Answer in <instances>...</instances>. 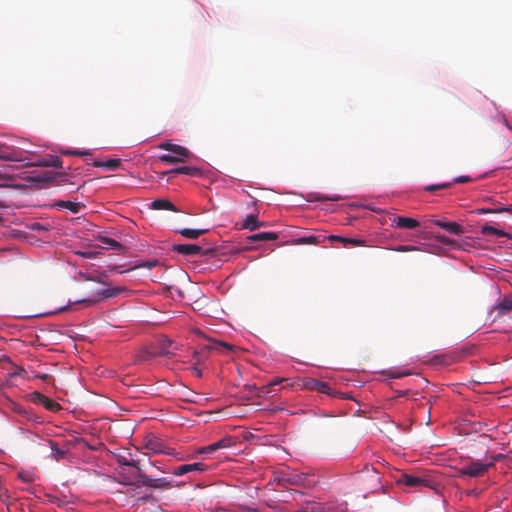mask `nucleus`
I'll list each match as a JSON object with an SVG mask.
<instances>
[{"mask_svg": "<svg viewBox=\"0 0 512 512\" xmlns=\"http://www.w3.org/2000/svg\"><path fill=\"white\" fill-rule=\"evenodd\" d=\"M172 250L186 256L206 255L211 249L204 250L199 244H173Z\"/></svg>", "mask_w": 512, "mask_h": 512, "instance_id": "9d476101", "label": "nucleus"}, {"mask_svg": "<svg viewBox=\"0 0 512 512\" xmlns=\"http://www.w3.org/2000/svg\"><path fill=\"white\" fill-rule=\"evenodd\" d=\"M287 481L293 485L301 486V487H312L316 484L317 480L313 473H303V472H292Z\"/></svg>", "mask_w": 512, "mask_h": 512, "instance_id": "6e6552de", "label": "nucleus"}, {"mask_svg": "<svg viewBox=\"0 0 512 512\" xmlns=\"http://www.w3.org/2000/svg\"><path fill=\"white\" fill-rule=\"evenodd\" d=\"M450 234L459 235L466 232V226H442Z\"/></svg>", "mask_w": 512, "mask_h": 512, "instance_id": "72a5a7b5", "label": "nucleus"}, {"mask_svg": "<svg viewBox=\"0 0 512 512\" xmlns=\"http://www.w3.org/2000/svg\"><path fill=\"white\" fill-rule=\"evenodd\" d=\"M485 213H492V211L491 210H485V209H477V210L470 211L469 212L470 218L468 219V221L475 222L474 217L476 215L485 214Z\"/></svg>", "mask_w": 512, "mask_h": 512, "instance_id": "a19ab883", "label": "nucleus"}, {"mask_svg": "<svg viewBox=\"0 0 512 512\" xmlns=\"http://www.w3.org/2000/svg\"><path fill=\"white\" fill-rule=\"evenodd\" d=\"M7 183H1L0 186H7Z\"/></svg>", "mask_w": 512, "mask_h": 512, "instance_id": "6e6d98bb", "label": "nucleus"}, {"mask_svg": "<svg viewBox=\"0 0 512 512\" xmlns=\"http://www.w3.org/2000/svg\"><path fill=\"white\" fill-rule=\"evenodd\" d=\"M35 396H37L39 398L40 403H42L44 407L50 411H56L60 408L58 403L40 393L36 392Z\"/></svg>", "mask_w": 512, "mask_h": 512, "instance_id": "a878e982", "label": "nucleus"}, {"mask_svg": "<svg viewBox=\"0 0 512 512\" xmlns=\"http://www.w3.org/2000/svg\"><path fill=\"white\" fill-rule=\"evenodd\" d=\"M65 310H67V307H63L59 311L62 312V311H65Z\"/></svg>", "mask_w": 512, "mask_h": 512, "instance_id": "5fc2aeb1", "label": "nucleus"}, {"mask_svg": "<svg viewBox=\"0 0 512 512\" xmlns=\"http://www.w3.org/2000/svg\"><path fill=\"white\" fill-rule=\"evenodd\" d=\"M509 457V455H505L502 453L494 454L491 456V461L489 463H493V466L496 462L504 461Z\"/></svg>", "mask_w": 512, "mask_h": 512, "instance_id": "79ce46f5", "label": "nucleus"}, {"mask_svg": "<svg viewBox=\"0 0 512 512\" xmlns=\"http://www.w3.org/2000/svg\"><path fill=\"white\" fill-rule=\"evenodd\" d=\"M244 228H250V230H255L259 226L253 225V226H243Z\"/></svg>", "mask_w": 512, "mask_h": 512, "instance_id": "09e8293b", "label": "nucleus"}, {"mask_svg": "<svg viewBox=\"0 0 512 512\" xmlns=\"http://www.w3.org/2000/svg\"><path fill=\"white\" fill-rule=\"evenodd\" d=\"M319 242H320V236H307V237H300V238L294 239L291 241V244H293V245L316 244Z\"/></svg>", "mask_w": 512, "mask_h": 512, "instance_id": "cd10ccee", "label": "nucleus"}, {"mask_svg": "<svg viewBox=\"0 0 512 512\" xmlns=\"http://www.w3.org/2000/svg\"><path fill=\"white\" fill-rule=\"evenodd\" d=\"M244 388L246 390H248L249 392L256 391V396H258V397H261V396L265 395V393L262 392V387L258 388V387H256V385H249V384H247V385L244 386Z\"/></svg>", "mask_w": 512, "mask_h": 512, "instance_id": "37998d69", "label": "nucleus"}, {"mask_svg": "<svg viewBox=\"0 0 512 512\" xmlns=\"http://www.w3.org/2000/svg\"><path fill=\"white\" fill-rule=\"evenodd\" d=\"M0 159L7 161H20V159L15 155L14 152H0Z\"/></svg>", "mask_w": 512, "mask_h": 512, "instance_id": "58836bf2", "label": "nucleus"}, {"mask_svg": "<svg viewBox=\"0 0 512 512\" xmlns=\"http://www.w3.org/2000/svg\"><path fill=\"white\" fill-rule=\"evenodd\" d=\"M398 484L407 487L421 489L423 487H431L430 481L422 475L401 474L397 480Z\"/></svg>", "mask_w": 512, "mask_h": 512, "instance_id": "0eeeda50", "label": "nucleus"}, {"mask_svg": "<svg viewBox=\"0 0 512 512\" xmlns=\"http://www.w3.org/2000/svg\"><path fill=\"white\" fill-rule=\"evenodd\" d=\"M116 461L120 466H130V467L137 469L138 473L141 472V470H142L138 460H134V459L128 460L125 456L118 455L116 457Z\"/></svg>", "mask_w": 512, "mask_h": 512, "instance_id": "bb28decb", "label": "nucleus"}, {"mask_svg": "<svg viewBox=\"0 0 512 512\" xmlns=\"http://www.w3.org/2000/svg\"><path fill=\"white\" fill-rule=\"evenodd\" d=\"M35 165L41 167L62 168V160L56 155H46L39 159Z\"/></svg>", "mask_w": 512, "mask_h": 512, "instance_id": "6ab92c4d", "label": "nucleus"}, {"mask_svg": "<svg viewBox=\"0 0 512 512\" xmlns=\"http://www.w3.org/2000/svg\"><path fill=\"white\" fill-rule=\"evenodd\" d=\"M329 239L330 240H337V241H341L344 243V245H346L347 243H351L353 245H360L361 244V240H358V239H353V238H343L341 236H337V235H331L329 236Z\"/></svg>", "mask_w": 512, "mask_h": 512, "instance_id": "2f4dec72", "label": "nucleus"}, {"mask_svg": "<svg viewBox=\"0 0 512 512\" xmlns=\"http://www.w3.org/2000/svg\"><path fill=\"white\" fill-rule=\"evenodd\" d=\"M158 265H159V261L157 259H153V260L144 261V262L136 265L133 269H135V268L152 269Z\"/></svg>", "mask_w": 512, "mask_h": 512, "instance_id": "f704fd0d", "label": "nucleus"}, {"mask_svg": "<svg viewBox=\"0 0 512 512\" xmlns=\"http://www.w3.org/2000/svg\"><path fill=\"white\" fill-rule=\"evenodd\" d=\"M117 294H118V289L97 290V291H93L89 296H87L85 298L78 299L73 302L69 301V305L71 306L73 304H84L86 306H91V305H94V304L100 302L103 299L115 297Z\"/></svg>", "mask_w": 512, "mask_h": 512, "instance_id": "423d86ee", "label": "nucleus"}, {"mask_svg": "<svg viewBox=\"0 0 512 512\" xmlns=\"http://www.w3.org/2000/svg\"><path fill=\"white\" fill-rule=\"evenodd\" d=\"M493 467V463H482L479 460H473L458 469L460 477L477 478L483 476L489 468Z\"/></svg>", "mask_w": 512, "mask_h": 512, "instance_id": "20e7f679", "label": "nucleus"}, {"mask_svg": "<svg viewBox=\"0 0 512 512\" xmlns=\"http://www.w3.org/2000/svg\"><path fill=\"white\" fill-rule=\"evenodd\" d=\"M77 254L82 256L83 258L94 259L100 255V252L96 251V250H89V251L77 252Z\"/></svg>", "mask_w": 512, "mask_h": 512, "instance_id": "e433bc0d", "label": "nucleus"}, {"mask_svg": "<svg viewBox=\"0 0 512 512\" xmlns=\"http://www.w3.org/2000/svg\"><path fill=\"white\" fill-rule=\"evenodd\" d=\"M232 350H234V346L229 343L221 341H212L211 343L205 345L200 351H194L193 358L196 360V365H198L208 358V351L229 352Z\"/></svg>", "mask_w": 512, "mask_h": 512, "instance_id": "39448f33", "label": "nucleus"}, {"mask_svg": "<svg viewBox=\"0 0 512 512\" xmlns=\"http://www.w3.org/2000/svg\"><path fill=\"white\" fill-rule=\"evenodd\" d=\"M480 233L484 237H507L512 238L511 235L504 230L497 229L495 226H480Z\"/></svg>", "mask_w": 512, "mask_h": 512, "instance_id": "a211bd4d", "label": "nucleus"}, {"mask_svg": "<svg viewBox=\"0 0 512 512\" xmlns=\"http://www.w3.org/2000/svg\"><path fill=\"white\" fill-rule=\"evenodd\" d=\"M231 445V439L230 438H223L213 444H210L208 446L202 447L199 449V453H213L221 448H226Z\"/></svg>", "mask_w": 512, "mask_h": 512, "instance_id": "aec40b11", "label": "nucleus"}, {"mask_svg": "<svg viewBox=\"0 0 512 512\" xmlns=\"http://www.w3.org/2000/svg\"><path fill=\"white\" fill-rule=\"evenodd\" d=\"M288 381H289L288 378H276L275 380L271 381L267 385L263 386L262 392L265 393V395H266V394L270 393L271 389L274 386L280 385L281 383L288 382Z\"/></svg>", "mask_w": 512, "mask_h": 512, "instance_id": "7c9ffc66", "label": "nucleus"}, {"mask_svg": "<svg viewBox=\"0 0 512 512\" xmlns=\"http://www.w3.org/2000/svg\"><path fill=\"white\" fill-rule=\"evenodd\" d=\"M40 379L46 380L49 376L47 374L38 376Z\"/></svg>", "mask_w": 512, "mask_h": 512, "instance_id": "603ef678", "label": "nucleus"}, {"mask_svg": "<svg viewBox=\"0 0 512 512\" xmlns=\"http://www.w3.org/2000/svg\"><path fill=\"white\" fill-rule=\"evenodd\" d=\"M374 220L380 222V224H458L457 220L450 219L444 215H429L422 219H416L390 212H384L379 218Z\"/></svg>", "mask_w": 512, "mask_h": 512, "instance_id": "f257e3e1", "label": "nucleus"}, {"mask_svg": "<svg viewBox=\"0 0 512 512\" xmlns=\"http://www.w3.org/2000/svg\"><path fill=\"white\" fill-rule=\"evenodd\" d=\"M61 154L63 155H75V156H84V155H90L91 153L89 151H76V150H61Z\"/></svg>", "mask_w": 512, "mask_h": 512, "instance_id": "ea45409f", "label": "nucleus"}, {"mask_svg": "<svg viewBox=\"0 0 512 512\" xmlns=\"http://www.w3.org/2000/svg\"><path fill=\"white\" fill-rule=\"evenodd\" d=\"M145 447L155 454H160V453L170 454L169 452L164 450L163 443L156 437L148 438L146 440Z\"/></svg>", "mask_w": 512, "mask_h": 512, "instance_id": "4be33fe9", "label": "nucleus"}, {"mask_svg": "<svg viewBox=\"0 0 512 512\" xmlns=\"http://www.w3.org/2000/svg\"><path fill=\"white\" fill-rule=\"evenodd\" d=\"M278 238V234L276 232H258L251 234L246 237L248 243L254 242H266L276 240Z\"/></svg>", "mask_w": 512, "mask_h": 512, "instance_id": "ddd939ff", "label": "nucleus"}, {"mask_svg": "<svg viewBox=\"0 0 512 512\" xmlns=\"http://www.w3.org/2000/svg\"><path fill=\"white\" fill-rule=\"evenodd\" d=\"M243 224H266L265 222H259L258 221V215L257 214H249L246 216Z\"/></svg>", "mask_w": 512, "mask_h": 512, "instance_id": "4c0bfd02", "label": "nucleus"}, {"mask_svg": "<svg viewBox=\"0 0 512 512\" xmlns=\"http://www.w3.org/2000/svg\"><path fill=\"white\" fill-rule=\"evenodd\" d=\"M49 444H50V448L51 450L53 451V458L56 460V461H59L60 459L64 458L65 455L67 454V450H64V449H60L58 446H57V443L54 442V441H49Z\"/></svg>", "mask_w": 512, "mask_h": 512, "instance_id": "c85d7f7f", "label": "nucleus"}, {"mask_svg": "<svg viewBox=\"0 0 512 512\" xmlns=\"http://www.w3.org/2000/svg\"><path fill=\"white\" fill-rule=\"evenodd\" d=\"M98 240L101 242V245L99 246L102 249H112L115 251H118L119 253H124V247L122 244L117 242L116 240L106 237V236H98Z\"/></svg>", "mask_w": 512, "mask_h": 512, "instance_id": "4468645a", "label": "nucleus"}, {"mask_svg": "<svg viewBox=\"0 0 512 512\" xmlns=\"http://www.w3.org/2000/svg\"><path fill=\"white\" fill-rule=\"evenodd\" d=\"M172 346V341L168 338H164L159 342V350L157 352H150L149 356L155 357L157 355L160 356H169L174 353L169 349Z\"/></svg>", "mask_w": 512, "mask_h": 512, "instance_id": "412c9836", "label": "nucleus"}, {"mask_svg": "<svg viewBox=\"0 0 512 512\" xmlns=\"http://www.w3.org/2000/svg\"><path fill=\"white\" fill-rule=\"evenodd\" d=\"M208 466L201 462L191 463V464H184L180 465L177 468H175L172 471V474L175 476H182L184 474L190 473V472H199L203 473L207 471Z\"/></svg>", "mask_w": 512, "mask_h": 512, "instance_id": "f8f14e48", "label": "nucleus"}, {"mask_svg": "<svg viewBox=\"0 0 512 512\" xmlns=\"http://www.w3.org/2000/svg\"><path fill=\"white\" fill-rule=\"evenodd\" d=\"M451 187V183H443V184H434V185H428L425 187L426 191L434 192L440 189H447Z\"/></svg>", "mask_w": 512, "mask_h": 512, "instance_id": "c9c22d12", "label": "nucleus"}, {"mask_svg": "<svg viewBox=\"0 0 512 512\" xmlns=\"http://www.w3.org/2000/svg\"><path fill=\"white\" fill-rule=\"evenodd\" d=\"M137 477L141 479V486H146L154 489H170L172 484L166 478H151L142 471L137 473Z\"/></svg>", "mask_w": 512, "mask_h": 512, "instance_id": "1a4fd4ad", "label": "nucleus"}, {"mask_svg": "<svg viewBox=\"0 0 512 512\" xmlns=\"http://www.w3.org/2000/svg\"><path fill=\"white\" fill-rule=\"evenodd\" d=\"M403 375H406V373H403V374H397V375H394V377H395V378H399V377H401V376H403Z\"/></svg>", "mask_w": 512, "mask_h": 512, "instance_id": "864d4df0", "label": "nucleus"}, {"mask_svg": "<svg viewBox=\"0 0 512 512\" xmlns=\"http://www.w3.org/2000/svg\"><path fill=\"white\" fill-rule=\"evenodd\" d=\"M208 229H192V228H183L176 230L175 232L177 234L182 235L183 237H186L188 239H197L201 235L207 233Z\"/></svg>", "mask_w": 512, "mask_h": 512, "instance_id": "5701e85b", "label": "nucleus"}, {"mask_svg": "<svg viewBox=\"0 0 512 512\" xmlns=\"http://www.w3.org/2000/svg\"><path fill=\"white\" fill-rule=\"evenodd\" d=\"M0 235L6 238L25 240L31 244L44 238L48 226H26L27 230L12 228V226H0Z\"/></svg>", "mask_w": 512, "mask_h": 512, "instance_id": "f03ea898", "label": "nucleus"}, {"mask_svg": "<svg viewBox=\"0 0 512 512\" xmlns=\"http://www.w3.org/2000/svg\"><path fill=\"white\" fill-rule=\"evenodd\" d=\"M192 372L194 373V375L198 378H201L202 377V371L197 367V366H193L191 368Z\"/></svg>", "mask_w": 512, "mask_h": 512, "instance_id": "a18cd8bd", "label": "nucleus"}, {"mask_svg": "<svg viewBox=\"0 0 512 512\" xmlns=\"http://www.w3.org/2000/svg\"><path fill=\"white\" fill-rule=\"evenodd\" d=\"M166 174H185L192 177H198L202 174V170L195 166H181L174 169H171L170 171L166 172Z\"/></svg>", "mask_w": 512, "mask_h": 512, "instance_id": "f3484780", "label": "nucleus"}, {"mask_svg": "<svg viewBox=\"0 0 512 512\" xmlns=\"http://www.w3.org/2000/svg\"><path fill=\"white\" fill-rule=\"evenodd\" d=\"M151 207L156 210H172L177 211L174 204L167 199H156L152 202Z\"/></svg>", "mask_w": 512, "mask_h": 512, "instance_id": "393cba45", "label": "nucleus"}, {"mask_svg": "<svg viewBox=\"0 0 512 512\" xmlns=\"http://www.w3.org/2000/svg\"><path fill=\"white\" fill-rule=\"evenodd\" d=\"M408 227H409V228H412L413 226H412V225H409Z\"/></svg>", "mask_w": 512, "mask_h": 512, "instance_id": "4d7b16f0", "label": "nucleus"}, {"mask_svg": "<svg viewBox=\"0 0 512 512\" xmlns=\"http://www.w3.org/2000/svg\"><path fill=\"white\" fill-rule=\"evenodd\" d=\"M302 387L308 390L317 391L326 395L334 396L332 388L328 383L314 379V378H305L302 380Z\"/></svg>", "mask_w": 512, "mask_h": 512, "instance_id": "9b49d317", "label": "nucleus"}, {"mask_svg": "<svg viewBox=\"0 0 512 512\" xmlns=\"http://www.w3.org/2000/svg\"><path fill=\"white\" fill-rule=\"evenodd\" d=\"M117 482L126 486L141 487V479L137 477V474H126L119 472Z\"/></svg>", "mask_w": 512, "mask_h": 512, "instance_id": "dca6fc26", "label": "nucleus"}, {"mask_svg": "<svg viewBox=\"0 0 512 512\" xmlns=\"http://www.w3.org/2000/svg\"><path fill=\"white\" fill-rule=\"evenodd\" d=\"M511 311H512V299L508 298V297H504L491 310V312L497 313V317H502Z\"/></svg>", "mask_w": 512, "mask_h": 512, "instance_id": "2eb2a0df", "label": "nucleus"}, {"mask_svg": "<svg viewBox=\"0 0 512 512\" xmlns=\"http://www.w3.org/2000/svg\"><path fill=\"white\" fill-rule=\"evenodd\" d=\"M148 499H149V496H143V497H140V498L138 499V501L146 502V501H148Z\"/></svg>", "mask_w": 512, "mask_h": 512, "instance_id": "de8ad7c7", "label": "nucleus"}, {"mask_svg": "<svg viewBox=\"0 0 512 512\" xmlns=\"http://www.w3.org/2000/svg\"><path fill=\"white\" fill-rule=\"evenodd\" d=\"M441 238H442V240H443L444 242H446V243H452V242H453L452 240L447 239L445 236H443V237H441Z\"/></svg>", "mask_w": 512, "mask_h": 512, "instance_id": "3c124183", "label": "nucleus"}, {"mask_svg": "<svg viewBox=\"0 0 512 512\" xmlns=\"http://www.w3.org/2000/svg\"><path fill=\"white\" fill-rule=\"evenodd\" d=\"M56 206L59 208H67L70 211H72L73 213L78 212L80 209L79 203L70 202V201H60L56 204Z\"/></svg>", "mask_w": 512, "mask_h": 512, "instance_id": "c756f323", "label": "nucleus"}, {"mask_svg": "<svg viewBox=\"0 0 512 512\" xmlns=\"http://www.w3.org/2000/svg\"><path fill=\"white\" fill-rule=\"evenodd\" d=\"M469 181H470L469 176H460V177L455 178V180H454V182H456V183H466Z\"/></svg>", "mask_w": 512, "mask_h": 512, "instance_id": "c03bdc74", "label": "nucleus"}, {"mask_svg": "<svg viewBox=\"0 0 512 512\" xmlns=\"http://www.w3.org/2000/svg\"><path fill=\"white\" fill-rule=\"evenodd\" d=\"M508 455H509V457L505 461L510 463V462H512V452H510Z\"/></svg>", "mask_w": 512, "mask_h": 512, "instance_id": "8fccbe9b", "label": "nucleus"}, {"mask_svg": "<svg viewBox=\"0 0 512 512\" xmlns=\"http://www.w3.org/2000/svg\"><path fill=\"white\" fill-rule=\"evenodd\" d=\"M18 478L25 483H32L35 481V475L28 471H20Z\"/></svg>", "mask_w": 512, "mask_h": 512, "instance_id": "473e14b6", "label": "nucleus"}, {"mask_svg": "<svg viewBox=\"0 0 512 512\" xmlns=\"http://www.w3.org/2000/svg\"><path fill=\"white\" fill-rule=\"evenodd\" d=\"M158 147L173 154H162L159 156V160L167 164L185 162L192 156V153L186 147L171 142H162Z\"/></svg>", "mask_w": 512, "mask_h": 512, "instance_id": "7ed1b4c3", "label": "nucleus"}, {"mask_svg": "<svg viewBox=\"0 0 512 512\" xmlns=\"http://www.w3.org/2000/svg\"><path fill=\"white\" fill-rule=\"evenodd\" d=\"M94 167H103V168H106L108 170H116L117 168L120 167L121 165V160L120 159H109L107 161H99V160H96L93 162L92 164Z\"/></svg>", "mask_w": 512, "mask_h": 512, "instance_id": "b1692460", "label": "nucleus"}, {"mask_svg": "<svg viewBox=\"0 0 512 512\" xmlns=\"http://www.w3.org/2000/svg\"><path fill=\"white\" fill-rule=\"evenodd\" d=\"M52 176H51V173L49 172H46L45 174H43L42 177H40V180H43V181H51L52 180Z\"/></svg>", "mask_w": 512, "mask_h": 512, "instance_id": "49530a36", "label": "nucleus"}]
</instances>
